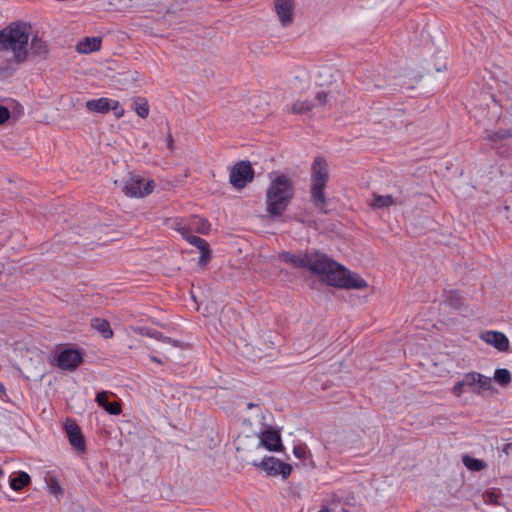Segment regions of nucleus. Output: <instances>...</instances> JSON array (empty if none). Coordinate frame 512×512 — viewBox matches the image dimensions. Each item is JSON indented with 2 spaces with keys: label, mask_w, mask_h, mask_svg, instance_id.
Segmentation results:
<instances>
[{
  "label": "nucleus",
  "mask_w": 512,
  "mask_h": 512,
  "mask_svg": "<svg viewBox=\"0 0 512 512\" xmlns=\"http://www.w3.org/2000/svg\"><path fill=\"white\" fill-rule=\"evenodd\" d=\"M279 258L294 267L308 269L330 286L343 289H363L368 286L367 282L358 274L347 270L322 253L281 252Z\"/></svg>",
  "instance_id": "f257e3e1"
},
{
  "label": "nucleus",
  "mask_w": 512,
  "mask_h": 512,
  "mask_svg": "<svg viewBox=\"0 0 512 512\" xmlns=\"http://www.w3.org/2000/svg\"><path fill=\"white\" fill-rule=\"evenodd\" d=\"M29 27L22 22H13L0 30V50L10 51L17 63L28 57Z\"/></svg>",
  "instance_id": "f03ea898"
},
{
  "label": "nucleus",
  "mask_w": 512,
  "mask_h": 512,
  "mask_svg": "<svg viewBox=\"0 0 512 512\" xmlns=\"http://www.w3.org/2000/svg\"><path fill=\"white\" fill-rule=\"evenodd\" d=\"M294 196V184L284 175L275 177L267 190V211L273 216H280Z\"/></svg>",
  "instance_id": "7ed1b4c3"
},
{
  "label": "nucleus",
  "mask_w": 512,
  "mask_h": 512,
  "mask_svg": "<svg viewBox=\"0 0 512 512\" xmlns=\"http://www.w3.org/2000/svg\"><path fill=\"white\" fill-rule=\"evenodd\" d=\"M329 179V171L326 161L322 157H316L311 167V198L315 207L322 213H328L326 206L328 199L325 188Z\"/></svg>",
  "instance_id": "20e7f679"
},
{
  "label": "nucleus",
  "mask_w": 512,
  "mask_h": 512,
  "mask_svg": "<svg viewBox=\"0 0 512 512\" xmlns=\"http://www.w3.org/2000/svg\"><path fill=\"white\" fill-rule=\"evenodd\" d=\"M154 189V182L140 175H132L126 181L124 193L130 197L141 198L150 194Z\"/></svg>",
  "instance_id": "39448f33"
},
{
  "label": "nucleus",
  "mask_w": 512,
  "mask_h": 512,
  "mask_svg": "<svg viewBox=\"0 0 512 512\" xmlns=\"http://www.w3.org/2000/svg\"><path fill=\"white\" fill-rule=\"evenodd\" d=\"M253 178L254 170L249 161H240L235 164L229 175L230 183L236 189L244 188Z\"/></svg>",
  "instance_id": "423d86ee"
},
{
  "label": "nucleus",
  "mask_w": 512,
  "mask_h": 512,
  "mask_svg": "<svg viewBox=\"0 0 512 512\" xmlns=\"http://www.w3.org/2000/svg\"><path fill=\"white\" fill-rule=\"evenodd\" d=\"M86 108L91 112H97L106 114L109 111H113L116 118L124 116L125 110L116 100L101 97L98 99H92L86 102Z\"/></svg>",
  "instance_id": "0eeeda50"
},
{
  "label": "nucleus",
  "mask_w": 512,
  "mask_h": 512,
  "mask_svg": "<svg viewBox=\"0 0 512 512\" xmlns=\"http://www.w3.org/2000/svg\"><path fill=\"white\" fill-rule=\"evenodd\" d=\"M252 465L261 468L269 476L281 475L286 479L292 471L290 464L284 463L275 457H264L260 462L253 461Z\"/></svg>",
  "instance_id": "6e6552de"
},
{
  "label": "nucleus",
  "mask_w": 512,
  "mask_h": 512,
  "mask_svg": "<svg viewBox=\"0 0 512 512\" xmlns=\"http://www.w3.org/2000/svg\"><path fill=\"white\" fill-rule=\"evenodd\" d=\"M55 361L60 369L73 371L82 363L83 357L78 350L67 348L57 354Z\"/></svg>",
  "instance_id": "1a4fd4ad"
},
{
  "label": "nucleus",
  "mask_w": 512,
  "mask_h": 512,
  "mask_svg": "<svg viewBox=\"0 0 512 512\" xmlns=\"http://www.w3.org/2000/svg\"><path fill=\"white\" fill-rule=\"evenodd\" d=\"M64 429L70 445L80 453L85 451V440L79 425L72 419H66Z\"/></svg>",
  "instance_id": "9d476101"
},
{
  "label": "nucleus",
  "mask_w": 512,
  "mask_h": 512,
  "mask_svg": "<svg viewBox=\"0 0 512 512\" xmlns=\"http://www.w3.org/2000/svg\"><path fill=\"white\" fill-rule=\"evenodd\" d=\"M453 392L455 395L460 396L465 392L480 393V374L468 373L461 381H458L454 387Z\"/></svg>",
  "instance_id": "9b49d317"
},
{
  "label": "nucleus",
  "mask_w": 512,
  "mask_h": 512,
  "mask_svg": "<svg viewBox=\"0 0 512 512\" xmlns=\"http://www.w3.org/2000/svg\"><path fill=\"white\" fill-rule=\"evenodd\" d=\"M482 340L500 352H507L509 350V339L502 332L485 331L482 333Z\"/></svg>",
  "instance_id": "f8f14e48"
},
{
  "label": "nucleus",
  "mask_w": 512,
  "mask_h": 512,
  "mask_svg": "<svg viewBox=\"0 0 512 512\" xmlns=\"http://www.w3.org/2000/svg\"><path fill=\"white\" fill-rule=\"evenodd\" d=\"M260 444L270 451H280L283 448L280 434L272 429L261 433Z\"/></svg>",
  "instance_id": "ddd939ff"
},
{
  "label": "nucleus",
  "mask_w": 512,
  "mask_h": 512,
  "mask_svg": "<svg viewBox=\"0 0 512 512\" xmlns=\"http://www.w3.org/2000/svg\"><path fill=\"white\" fill-rule=\"evenodd\" d=\"M275 11L283 26L289 25L293 20L292 0H275Z\"/></svg>",
  "instance_id": "4468645a"
},
{
  "label": "nucleus",
  "mask_w": 512,
  "mask_h": 512,
  "mask_svg": "<svg viewBox=\"0 0 512 512\" xmlns=\"http://www.w3.org/2000/svg\"><path fill=\"white\" fill-rule=\"evenodd\" d=\"M492 380L500 386L505 387L511 382V373L508 369L499 368L495 370L493 378L484 377L482 375V389H489Z\"/></svg>",
  "instance_id": "2eb2a0df"
},
{
  "label": "nucleus",
  "mask_w": 512,
  "mask_h": 512,
  "mask_svg": "<svg viewBox=\"0 0 512 512\" xmlns=\"http://www.w3.org/2000/svg\"><path fill=\"white\" fill-rule=\"evenodd\" d=\"M101 38L99 37H86L77 44V51L81 54H88L97 51L101 47Z\"/></svg>",
  "instance_id": "dca6fc26"
},
{
  "label": "nucleus",
  "mask_w": 512,
  "mask_h": 512,
  "mask_svg": "<svg viewBox=\"0 0 512 512\" xmlns=\"http://www.w3.org/2000/svg\"><path fill=\"white\" fill-rule=\"evenodd\" d=\"M31 479L28 473L19 471L12 473L9 478L11 489L19 491L30 483Z\"/></svg>",
  "instance_id": "f3484780"
},
{
  "label": "nucleus",
  "mask_w": 512,
  "mask_h": 512,
  "mask_svg": "<svg viewBox=\"0 0 512 512\" xmlns=\"http://www.w3.org/2000/svg\"><path fill=\"white\" fill-rule=\"evenodd\" d=\"M397 200L393 198L391 195H378L374 194L372 199L369 201V205L373 209H382L388 208L392 205H396Z\"/></svg>",
  "instance_id": "a211bd4d"
},
{
  "label": "nucleus",
  "mask_w": 512,
  "mask_h": 512,
  "mask_svg": "<svg viewBox=\"0 0 512 512\" xmlns=\"http://www.w3.org/2000/svg\"><path fill=\"white\" fill-rule=\"evenodd\" d=\"M91 326L98 331L105 339L113 336V331L107 320L101 318H94L91 321Z\"/></svg>",
  "instance_id": "6ab92c4d"
},
{
  "label": "nucleus",
  "mask_w": 512,
  "mask_h": 512,
  "mask_svg": "<svg viewBox=\"0 0 512 512\" xmlns=\"http://www.w3.org/2000/svg\"><path fill=\"white\" fill-rule=\"evenodd\" d=\"M179 232L181 233L182 237L191 245L195 246L200 250V248H205V245H207V241L190 233V231L182 227L179 229Z\"/></svg>",
  "instance_id": "aec40b11"
},
{
  "label": "nucleus",
  "mask_w": 512,
  "mask_h": 512,
  "mask_svg": "<svg viewBox=\"0 0 512 512\" xmlns=\"http://www.w3.org/2000/svg\"><path fill=\"white\" fill-rule=\"evenodd\" d=\"M30 51L34 55L43 56L47 53V44L42 38L34 36L30 41Z\"/></svg>",
  "instance_id": "412c9836"
},
{
  "label": "nucleus",
  "mask_w": 512,
  "mask_h": 512,
  "mask_svg": "<svg viewBox=\"0 0 512 512\" xmlns=\"http://www.w3.org/2000/svg\"><path fill=\"white\" fill-rule=\"evenodd\" d=\"M313 105L307 101H296L292 104L290 111L294 114H303L312 109Z\"/></svg>",
  "instance_id": "4be33fe9"
},
{
  "label": "nucleus",
  "mask_w": 512,
  "mask_h": 512,
  "mask_svg": "<svg viewBox=\"0 0 512 512\" xmlns=\"http://www.w3.org/2000/svg\"><path fill=\"white\" fill-rule=\"evenodd\" d=\"M134 106H135V112L137 113L138 116H140L141 118H146L149 114V106L147 104L146 101L144 100H139V101H136L134 103Z\"/></svg>",
  "instance_id": "5701e85b"
},
{
  "label": "nucleus",
  "mask_w": 512,
  "mask_h": 512,
  "mask_svg": "<svg viewBox=\"0 0 512 512\" xmlns=\"http://www.w3.org/2000/svg\"><path fill=\"white\" fill-rule=\"evenodd\" d=\"M463 464L472 471H480V460L471 458L468 455L463 456Z\"/></svg>",
  "instance_id": "b1692460"
},
{
  "label": "nucleus",
  "mask_w": 512,
  "mask_h": 512,
  "mask_svg": "<svg viewBox=\"0 0 512 512\" xmlns=\"http://www.w3.org/2000/svg\"><path fill=\"white\" fill-rule=\"evenodd\" d=\"M194 224L195 225H198L197 226V231L201 234H205L208 232L209 230V223L205 220H203L202 218H199V217H196L194 218Z\"/></svg>",
  "instance_id": "393cba45"
},
{
  "label": "nucleus",
  "mask_w": 512,
  "mask_h": 512,
  "mask_svg": "<svg viewBox=\"0 0 512 512\" xmlns=\"http://www.w3.org/2000/svg\"><path fill=\"white\" fill-rule=\"evenodd\" d=\"M210 259L209 244L205 245V248H200V256L198 263L200 265H206Z\"/></svg>",
  "instance_id": "a878e982"
},
{
  "label": "nucleus",
  "mask_w": 512,
  "mask_h": 512,
  "mask_svg": "<svg viewBox=\"0 0 512 512\" xmlns=\"http://www.w3.org/2000/svg\"><path fill=\"white\" fill-rule=\"evenodd\" d=\"M485 502L490 504H496L500 493L497 491H486L484 495H482Z\"/></svg>",
  "instance_id": "bb28decb"
},
{
  "label": "nucleus",
  "mask_w": 512,
  "mask_h": 512,
  "mask_svg": "<svg viewBox=\"0 0 512 512\" xmlns=\"http://www.w3.org/2000/svg\"><path fill=\"white\" fill-rule=\"evenodd\" d=\"M104 409L111 415H119L121 413V406L118 402H109Z\"/></svg>",
  "instance_id": "cd10ccee"
},
{
  "label": "nucleus",
  "mask_w": 512,
  "mask_h": 512,
  "mask_svg": "<svg viewBox=\"0 0 512 512\" xmlns=\"http://www.w3.org/2000/svg\"><path fill=\"white\" fill-rule=\"evenodd\" d=\"M327 102V94L324 91L317 92L315 96V103H311L313 107L322 106Z\"/></svg>",
  "instance_id": "c85d7f7f"
},
{
  "label": "nucleus",
  "mask_w": 512,
  "mask_h": 512,
  "mask_svg": "<svg viewBox=\"0 0 512 512\" xmlns=\"http://www.w3.org/2000/svg\"><path fill=\"white\" fill-rule=\"evenodd\" d=\"M96 402L98 403L99 406L105 408V406H107V404L109 403L108 392L101 391V392L97 393Z\"/></svg>",
  "instance_id": "c756f323"
},
{
  "label": "nucleus",
  "mask_w": 512,
  "mask_h": 512,
  "mask_svg": "<svg viewBox=\"0 0 512 512\" xmlns=\"http://www.w3.org/2000/svg\"><path fill=\"white\" fill-rule=\"evenodd\" d=\"M293 454L298 459H305L306 458V454H307L306 448L303 447V446H300V445L299 446H295L293 448Z\"/></svg>",
  "instance_id": "7c9ffc66"
},
{
  "label": "nucleus",
  "mask_w": 512,
  "mask_h": 512,
  "mask_svg": "<svg viewBox=\"0 0 512 512\" xmlns=\"http://www.w3.org/2000/svg\"><path fill=\"white\" fill-rule=\"evenodd\" d=\"M10 117V112L9 110L4 107V106H0V124H3L4 122H6Z\"/></svg>",
  "instance_id": "2f4dec72"
},
{
  "label": "nucleus",
  "mask_w": 512,
  "mask_h": 512,
  "mask_svg": "<svg viewBox=\"0 0 512 512\" xmlns=\"http://www.w3.org/2000/svg\"><path fill=\"white\" fill-rule=\"evenodd\" d=\"M150 337H153L157 340L166 341L168 338L164 337L160 332H153L148 334Z\"/></svg>",
  "instance_id": "473e14b6"
},
{
  "label": "nucleus",
  "mask_w": 512,
  "mask_h": 512,
  "mask_svg": "<svg viewBox=\"0 0 512 512\" xmlns=\"http://www.w3.org/2000/svg\"><path fill=\"white\" fill-rule=\"evenodd\" d=\"M167 147L169 150H172L173 149V144H174V141H173V138H172V135L171 134H168L167 136Z\"/></svg>",
  "instance_id": "72a5a7b5"
},
{
  "label": "nucleus",
  "mask_w": 512,
  "mask_h": 512,
  "mask_svg": "<svg viewBox=\"0 0 512 512\" xmlns=\"http://www.w3.org/2000/svg\"><path fill=\"white\" fill-rule=\"evenodd\" d=\"M51 491L53 494L57 495L58 493H61L62 492V489L59 485H52L51 486Z\"/></svg>",
  "instance_id": "f704fd0d"
},
{
  "label": "nucleus",
  "mask_w": 512,
  "mask_h": 512,
  "mask_svg": "<svg viewBox=\"0 0 512 512\" xmlns=\"http://www.w3.org/2000/svg\"><path fill=\"white\" fill-rule=\"evenodd\" d=\"M0 391L5 393V387L1 382H0Z\"/></svg>",
  "instance_id": "c9c22d12"
},
{
  "label": "nucleus",
  "mask_w": 512,
  "mask_h": 512,
  "mask_svg": "<svg viewBox=\"0 0 512 512\" xmlns=\"http://www.w3.org/2000/svg\"><path fill=\"white\" fill-rule=\"evenodd\" d=\"M255 406H256V405H255V404H253V403H248V405H247L248 409H252V408H253V407H255Z\"/></svg>",
  "instance_id": "e433bc0d"
},
{
  "label": "nucleus",
  "mask_w": 512,
  "mask_h": 512,
  "mask_svg": "<svg viewBox=\"0 0 512 512\" xmlns=\"http://www.w3.org/2000/svg\"><path fill=\"white\" fill-rule=\"evenodd\" d=\"M151 359L157 363H160L159 359H157L155 356H152Z\"/></svg>",
  "instance_id": "4c0bfd02"
},
{
  "label": "nucleus",
  "mask_w": 512,
  "mask_h": 512,
  "mask_svg": "<svg viewBox=\"0 0 512 512\" xmlns=\"http://www.w3.org/2000/svg\"><path fill=\"white\" fill-rule=\"evenodd\" d=\"M493 102H494V106L497 108V111L499 110V106L498 104L496 103V101L493 99Z\"/></svg>",
  "instance_id": "58836bf2"
},
{
  "label": "nucleus",
  "mask_w": 512,
  "mask_h": 512,
  "mask_svg": "<svg viewBox=\"0 0 512 512\" xmlns=\"http://www.w3.org/2000/svg\"><path fill=\"white\" fill-rule=\"evenodd\" d=\"M318 512H329V510L328 509H322V510H320Z\"/></svg>",
  "instance_id": "ea45409f"
}]
</instances>
